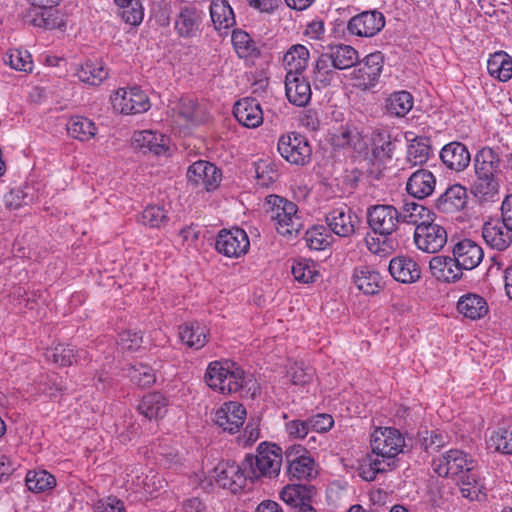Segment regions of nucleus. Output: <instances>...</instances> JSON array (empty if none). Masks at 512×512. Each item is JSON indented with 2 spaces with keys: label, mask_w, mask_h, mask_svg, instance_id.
Listing matches in <instances>:
<instances>
[{
  "label": "nucleus",
  "mask_w": 512,
  "mask_h": 512,
  "mask_svg": "<svg viewBox=\"0 0 512 512\" xmlns=\"http://www.w3.org/2000/svg\"><path fill=\"white\" fill-rule=\"evenodd\" d=\"M280 448L275 444L261 443L257 448L255 456L245 457V467H247L249 479H258L260 477L272 478L280 472L282 456L279 453Z\"/></svg>",
  "instance_id": "obj_5"
},
{
  "label": "nucleus",
  "mask_w": 512,
  "mask_h": 512,
  "mask_svg": "<svg viewBox=\"0 0 512 512\" xmlns=\"http://www.w3.org/2000/svg\"><path fill=\"white\" fill-rule=\"evenodd\" d=\"M201 18L193 6L181 7L175 19V29L181 37H194L199 31Z\"/></svg>",
  "instance_id": "obj_33"
},
{
  "label": "nucleus",
  "mask_w": 512,
  "mask_h": 512,
  "mask_svg": "<svg viewBox=\"0 0 512 512\" xmlns=\"http://www.w3.org/2000/svg\"><path fill=\"white\" fill-rule=\"evenodd\" d=\"M168 401L160 393H150L145 395L138 405L139 412L147 419L162 418L167 412Z\"/></svg>",
  "instance_id": "obj_39"
},
{
  "label": "nucleus",
  "mask_w": 512,
  "mask_h": 512,
  "mask_svg": "<svg viewBox=\"0 0 512 512\" xmlns=\"http://www.w3.org/2000/svg\"><path fill=\"white\" fill-rule=\"evenodd\" d=\"M433 470L440 477L452 478L464 498L479 499L482 493V484L475 471V462L467 453L458 449H451L433 460Z\"/></svg>",
  "instance_id": "obj_1"
},
{
  "label": "nucleus",
  "mask_w": 512,
  "mask_h": 512,
  "mask_svg": "<svg viewBox=\"0 0 512 512\" xmlns=\"http://www.w3.org/2000/svg\"><path fill=\"white\" fill-rule=\"evenodd\" d=\"M429 268L437 280L447 283H454L463 275V270L454 256H434L429 262Z\"/></svg>",
  "instance_id": "obj_18"
},
{
  "label": "nucleus",
  "mask_w": 512,
  "mask_h": 512,
  "mask_svg": "<svg viewBox=\"0 0 512 512\" xmlns=\"http://www.w3.org/2000/svg\"><path fill=\"white\" fill-rule=\"evenodd\" d=\"M95 512H126V509L121 500L116 497H108L96 503Z\"/></svg>",
  "instance_id": "obj_61"
},
{
  "label": "nucleus",
  "mask_w": 512,
  "mask_h": 512,
  "mask_svg": "<svg viewBox=\"0 0 512 512\" xmlns=\"http://www.w3.org/2000/svg\"><path fill=\"white\" fill-rule=\"evenodd\" d=\"M487 445L489 449H493L496 452L503 454L512 453V431L505 428L493 431L487 441Z\"/></svg>",
  "instance_id": "obj_50"
},
{
  "label": "nucleus",
  "mask_w": 512,
  "mask_h": 512,
  "mask_svg": "<svg viewBox=\"0 0 512 512\" xmlns=\"http://www.w3.org/2000/svg\"><path fill=\"white\" fill-rule=\"evenodd\" d=\"M179 115L187 122L197 121V105L195 101L191 99L182 100L178 107Z\"/></svg>",
  "instance_id": "obj_63"
},
{
  "label": "nucleus",
  "mask_w": 512,
  "mask_h": 512,
  "mask_svg": "<svg viewBox=\"0 0 512 512\" xmlns=\"http://www.w3.org/2000/svg\"><path fill=\"white\" fill-rule=\"evenodd\" d=\"M4 61L15 70L25 72L32 70L31 55L27 51L11 50L6 54Z\"/></svg>",
  "instance_id": "obj_56"
},
{
  "label": "nucleus",
  "mask_w": 512,
  "mask_h": 512,
  "mask_svg": "<svg viewBox=\"0 0 512 512\" xmlns=\"http://www.w3.org/2000/svg\"><path fill=\"white\" fill-rule=\"evenodd\" d=\"M404 445V437L395 428H377L371 436L372 452L393 466H395L396 456L402 452Z\"/></svg>",
  "instance_id": "obj_6"
},
{
  "label": "nucleus",
  "mask_w": 512,
  "mask_h": 512,
  "mask_svg": "<svg viewBox=\"0 0 512 512\" xmlns=\"http://www.w3.org/2000/svg\"><path fill=\"white\" fill-rule=\"evenodd\" d=\"M487 70L492 77L508 81L512 77V59L504 51L496 52L488 59Z\"/></svg>",
  "instance_id": "obj_40"
},
{
  "label": "nucleus",
  "mask_w": 512,
  "mask_h": 512,
  "mask_svg": "<svg viewBox=\"0 0 512 512\" xmlns=\"http://www.w3.org/2000/svg\"><path fill=\"white\" fill-rule=\"evenodd\" d=\"M24 196L21 190L12 189L4 195V205L9 210H15L22 206Z\"/></svg>",
  "instance_id": "obj_64"
},
{
  "label": "nucleus",
  "mask_w": 512,
  "mask_h": 512,
  "mask_svg": "<svg viewBox=\"0 0 512 512\" xmlns=\"http://www.w3.org/2000/svg\"><path fill=\"white\" fill-rule=\"evenodd\" d=\"M179 337L189 348L199 350L208 341V330L197 322L185 323L179 327Z\"/></svg>",
  "instance_id": "obj_36"
},
{
  "label": "nucleus",
  "mask_w": 512,
  "mask_h": 512,
  "mask_svg": "<svg viewBox=\"0 0 512 512\" xmlns=\"http://www.w3.org/2000/svg\"><path fill=\"white\" fill-rule=\"evenodd\" d=\"M314 493L315 489L312 486L292 484L282 489L280 497L285 503L298 508V512H302L303 507L311 506L309 501Z\"/></svg>",
  "instance_id": "obj_34"
},
{
  "label": "nucleus",
  "mask_w": 512,
  "mask_h": 512,
  "mask_svg": "<svg viewBox=\"0 0 512 512\" xmlns=\"http://www.w3.org/2000/svg\"><path fill=\"white\" fill-rule=\"evenodd\" d=\"M482 237L492 249L504 251L512 243V230H509L499 220H491L484 223Z\"/></svg>",
  "instance_id": "obj_20"
},
{
  "label": "nucleus",
  "mask_w": 512,
  "mask_h": 512,
  "mask_svg": "<svg viewBox=\"0 0 512 512\" xmlns=\"http://www.w3.org/2000/svg\"><path fill=\"white\" fill-rule=\"evenodd\" d=\"M476 180L474 195L482 200H492L499 192L500 158L492 148H482L475 156Z\"/></svg>",
  "instance_id": "obj_2"
},
{
  "label": "nucleus",
  "mask_w": 512,
  "mask_h": 512,
  "mask_svg": "<svg viewBox=\"0 0 512 512\" xmlns=\"http://www.w3.org/2000/svg\"><path fill=\"white\" fill-rule=\"evenodd\" d=\"M398 215L400 222L415 225V228H417L432 220L433 213L422 204L406 202L401 211H398Z\"/></svg>",
  "instance_id": "obj_38"
},
{
  "label": "nucleus",
  "mask_w": 512,
  "mask_h": 512,
  "mask_svg": "<svg viewBox=\"0 0 512 512\" xmlns=\"http://www.w3.org/2000/svg\"><path fill=\"white\" fill-rule=\"evenodd\" d=\"M25 482L27 488L35 493L51 490L56 485L55 477L45 470L29 471Z\"/></svg>",
  "instance_id": "obj_48"
},
{
  "label": "nucleus",
  "mask_w": 512,
  "mask_h": 512,
  "mask_svg": "<svg viewBox=\"0 0 512 512\" xmlns=\"http://www.w3.org/2000/svg\"><path fill=\"white\" fill-rule=\"evenodd\" d=\"M430 153L431 146L429 138L417 137L413 139L408 146L407 160L414 166L422 165L428 161Z\"/></svg>",
  "instance_id": "obj_45"
},
{
  "label": "nucleus",
  "mask_w": 512,
  "mask_h": 512,
  "mask_svg": "<svg viewBox=\"0 0 512 512\" xmlns=\"http://www.w3.org/2000/svg\"><path fill=\"white\" fill-rule=\"evenodd\" d=\"M307 246L312 250H324L330 246V235L322 225L313 226L305 233Z\"/></svg>",
  "instance_id": "obj_51"
},
{
  "label": "nucleus",
  "mask_w": 512,
  "mask_h": 512,
  "mask_svg": "<svg viewBox=\"0 0 512 512\" xmlns=\"http://www.w3.org/2000/svg\"><path fill=\"white\" fill-rule=\"evenodd\" d=\"M68 134L80 141H89L97 132L95 124L86 117L75 116L67 124Z\"/></svg>",
  "instance_id": "obj_43"
},
{
  "label": "nucleus",
  "mask_w": 512,
  "mask_h": 512,
  "mask_svg": "<svg viewBox=\"0 0 512 512\" xmlns=\"http://www.w3.org/2000/svg\"><path fill=\"white\" fill-rule=\"evenodd\" d=\"M314 375V370L303 362H295L288 370L290 381L294 385H305L309 383Z\"/></svg>",
  "instance_id": "obj_57"
},
{
  "label": "nucleus",
  "mask_w": 512,
  "mask_h": 512,
  "mask_svg": "<svg viewBox=\"0 0 512 512\" xmlns=\"http://www.w3.org/2000/svg\"><path fill=\"white\" fill-rule=\"evenodd\" d=\"M277 149L287 162L294 165L304 166L311 160L312 148L307 138L296 132L282 135Z\"/></svg>",
  "instance_id": "obj_7"
},
{
  "label": "nucleus",
  "mask_w": 512,
  "mask_h": 512,
  "mask_svg": "<svg viewBox=\"0 0 512 512\" xmlns=\"http://www.w3.org/2000/svg\"><path fill=\"white\" fill-rule=\"evenodd\" d=\"M291 272L296 281L303 284L314 283L319 277V271L313 261L308 259L295 260Z\"/></svg>",
  "instance_id": "obj_47"
},
{
  "label": "nucleus",
  "mask_w": 512,
  "mask_h": 512,
  "mask_svg": "<svg viewBox=\"0 0 512 512\" xmlns=\"http://www.w3.org/2000/svg\"><path fill=\"white\" fill-rule=\"evenodd\" d=\"M220 176L215 165L203 160L193 163L187 171L188 180L195 185H202L207 191L216 188Z\"/></svg>",
  "instance_id": "obj_19"
},
{
  "label": "nucleus",
  "mask_w": 512,
  "mask_h": 512,
  "mask_svg": "<svg viewBox=\"0 0 512 512\" xmlns=\"http://www.w3.org/2000/svg\"><path fill=\"white\" fill-rule=\"evenodd\" d=\"M133 144L140 149H146L155 155L165 154L168 150L169 139L163 135L150 130L135 132Z\"/></svg>",
  "instance_id": "obj_31"
},
{
  "label": "nucleus",
  "mask_w": 512,
  "mask_h": 512,
  "mask_svg": "<svg viewBox=\"0 0 512 512\" xmlns=\"http://www.w3.org/2000/svg\"><path fill=\"white\" fill-rule=\"evenodd\" d=\"M214 473L215 480L219 486L230 490L232 493H237L243 489L247 479H249L244 460L241 465L230 461L219 463L215 467Z\"/></svg>",
  "instance_id": "obj_14"
},
{
  "label": "nucleus",
  "mask_w": 512,
  "mask_h": 512,
  "mask_svg": "<svg viewBox=\"0 0 512 512\" xmlns=\"http://www.w3.org/2000/svg\"><path fill=\"white\" fill-rule=\"evenodd\" d=\"M325 222L331 232L343 238L353 236L361 225L358 215L347 205L330 210L326 214Z\"/></svg>",
  "instance_id": "obj_9"
},
{
  "label": "nucleus",
  "mask_w": 512,
  "mask_h": 512,
  "mask_svg": "<svg viewBox=\"0 0 512 512\" xmlns=\"http://www.w3.org/2000/svg\"><path fill=\"white\" fill-rule=\"evenodd\" d=\"M414 243L416 247L426 253H437L447 243L446 229L430 220L425 225H420L414 230Z\"/></svg>",
  "instance_id": "obj_8"
},
{
  "label": "nucleus",
  "mask_w": 512,
  "mask_h": 512,
  "mask_svg": "<svg viewBox=\"0 0 512 512\" xmlns=\"http://www.w3.org/2000/svg\"><path fill=\"white\" fill-rule=\"evenodd\" d=\"M46 359L60 367L78 364L82 360L88 358V354L83 350H75L70 345L58 344L47 349L45 353Z\"/></svg>",
  "instance_id": "obj_29"
},
{
  "label": "nucleus",
  "mask_w": 512,
  "mask_h": 512,
  "mask_svg": "<svg viewBox=\"0 0 512 512\" xmlns=\"http://www.w3.org/2000/svg\"><path fill=\"white\" fill-rule=\"evenodd\" d=\"M310 430L323 433L330 430L334 425V420L329 414H318L308 419Z\"/></svg>",
  "instance_id": "obj_59"
},
{
  "label": "nucleus",
  "mask_w": 512,
  "mask_h": 512,
  "mask_svg": "<svg viewBox=\"0 0 512 512\" xmlns=\"http://www.w3.org/2000/svg\"><path fill=\"white\" fill-rule=\"evenodd\" d=\"M232 43L240 58L248 59L259 55V50L255 42L245 31L234 30L232 33Z\"/></svg>",
  "instance_id": "obj_46"
},
{
  "label": "nucleus",
  "mask_w": 512,
  "mask_h": 512,
  "mask_svg": "<svg viewBox=\"0 0 512 512\" xmlns=\"http://www.w3.org/2000/svg\"><path fill=\"white\" fill-rule=\"evenodd\" d=\"M393 467L394 466L388 463L387 460L382 459L372 452L359 461L357 473L363 480L373 481L379 473L389 471Z\"/></svg>",
  "instance_id": "obj_35"
},
{
  "label": "nucleus",
  "mask_w": 512,
  "mask_h": 512,
  "mask_svg": "<svg viewBox=\"0 0 512 512\" xmlns=\"http://www.w3.org/2000/svg\"><path fill=\"white\" fill-rule=\"evenodd\" d=\"M467 191L462 185H452L437 199V208L444 213H454L467 203Z\"/></svg>",
  "instance_id": "obj_30"
},
{
  "label": "nucleus",
  "mask_w": 512,
  "mask_h": 512,
  "mask_svg": "<svg viewBox=\"0 0 512 512\" xmlns=\"http://www.w3.org/2000/svg\"><path fill=\"white\" fill-rule=\"evenodd\" d=\"M330 58H332V67L344 70L353 67L359 60L356 49L350 45H336L329 50Z\"/></svg>",
  "instance_id": "obj_41"
},
{
  "label": "nucleus",
  "mask_w": 512,
  "mask_h": 512,
  "mask_svg": "<svg viewBox=\"0 0 512 512\" xmlns=\"http://www.w3.org/2000/svg\"><path fill=\"white\" fill-rule=\"evenodd\" d=\"M233 114L240 124L248 128H256L263 122V112L256 99L244 98L237 101Z\"/></svg>",
  "instance_id": "obj_22"
},
{
  "label": "nucleus",
  "mask_w": 512,
  "mask_h": 512,
  "mask_svg": "<svg viewBox=\"0 0 512 512\" xmlns=\"http://www.w3.org/2000/svg\"><path fill=\"white\" fill-rule=\"evenodd\" d=\"M269 209L267 214L277 232L285 237H296L303 229V220L298 206L281 196L269 195L266 198Z\"/></svg>",
  "instance_id": "obj_4"
},
{
  "label": "nucleus",
  "mask_w": 512,
  "mask_h": 512,
  "mask_svg": "<svg viewBox=\"0 0 512 512\" xmlns=\"http://www.w3.org/2000/svg\"><path fill=\"white\" fill-rule=\"evenodd\" d=\"M457 311L465 318L479 320L489 311L488 303L482 296L476 293L462 295L457 302Z\"/></svg>",
  "instance_id": "obj_26"
},
{
  "label": "nucleus",
  "mask_w": 512,
  "mask_h": 512,
  "mask_svg": "<svg viewBox=\"0 0 512 512\" xmlns=\"http://www.w3.org/2000/svg\"><path fill=\"white\" fill-rule=\"evenodd\" d=\"M391 276L402 283H413L420 278L419 265L411 258L404 256L395 257L389 263Z\"/></svg>",
  "instance_id": "obj_27"
},
{
  "label": "nucleus",
  "mask_w": 512,
  "mask_h": 512,
  "mask_svg": "<svg viewBox=\"0 0 512 512\" xmlns=\"http://www.w3.org/2000/svg\"><path fill=\"white\" fill-rule=\"evenodd\" d=\"M304 449L302 446H293L286 451L288 472L297 479H307L312 476L314 462L310 457L301 455Z\"/></svg>",
  "instance_id": "obj_25"
},
{
  "label": "nucleus",
  "mask_w": 512,
  "mask_h": 512,
  "mask_svg": "<svg viewBox=\"0 0 512 512\" xmlns=\"http://www.w3.org/2000/svg\"><path fill=\"white\" fill-rule=\"evenodd\" d=\"M367 222L375 234L389 236L396 231L400 222L398 210L386 204L371 206L367 210Z\"/></svg>",
  "instance_id": "obj_10"
},
{
  "label": "nucleus",
  "mask_w": 512,
  "mask_h": 512,
  "mask_svg": "<svg viewBox=\"0 0 512 512\" xmlns=\"http://www.w3.org/2000/svg\"><path fill=\"white\" fill-rule=\"evenodd\" d=\"M250 247L247 233L241 228L223 229L218 233L216 250L227 257L238 258L245 255Z\"/></svg>",
  "instance_id": "obj_12"
},
{
  "label": "nucleus",
  "mask_w": 512,
  "mask_h": 512,
  "mask_svg": "<svg viewBox=\"0 0 512 512\" xmlns=\"http://www.w3.org/2000/svg\"><path fill=\"white\" fill-rule=\"evenodd\" d=\"M206 384L222 394L237 393L252 381L251 376L233 362H211L204 376Z\"/></svg>",
  "instance_id": "obj_3"
},
{
  "label": "nucleus",
  "mask_w": 512,
  "mask_h": 512,
  "mask_svg": "<svg viewBox=\"0 0 512 512\" xmlns=\"http://www.w3.org/2000/svg\"><path fill=\"white\" fill-rule=\"evenodd\" d=\"M353 283L366 295H375L384 287V281L379 272L368 266L356 267L352 275Z\"/></svg>",
  "instance_id": "obj_24"
},
{
  "label": "nucleus",
  "mask_w": 512,
  "mask_h": 512,
  "mask_svg": "<svg viewBox=\"0 0 512 512\" xmlns=\"http://www.w3.org/2000/svg\"><path fill=\"white\" fill-rule=\"evenodd\" d=\"M395 150V143L389 134H378L374 139L373 156L375 159L384 162L392 158Z\"/></svg>",
  "instance_id": "obj_53"
},
{
  "label": "nucleus",
  "mask_w": 512,
  "mask_h": 512,
  "mask_svg": "<svg viewBox=\"0 0 512 512\" xmlns=\"http://www.w3.org/2000/svg\"><path fill=\"white\" fill-rule=\"evenodd\" d=\"M309 60V51L303 45L292 46L283 57L286 77L303 76Z\"/></svg>",
  "instance_id": "obj_32"
},
{
  "label": "nucleus",
  "mask_w": 512,
  "mask_h": 512,
  "mask_svg": "<svg viewBox=\"0 0 512 512\" xmlns=\"http://www.w3.org/2000/svg\"><path fill=\"white\" fill-rule=\"evenodd\" d=\"M118 6L122 9L121 17L127 24L137 26L142 22L144 12L138 0L127 1L123 5Z\"/></svg>",
  "instance_id": "obj_54"
},
{
  "label": "nucleus",
  "mask_w": 512,
  "mask_h": 512,
  "mask_svg": "<svg viewBox=\"0 0 512 512\" xmlns=\"http://www.w3.org/2000/svg\"><path fill=\"white\" fill-rule=\"evenodd\" d=\"M246 409L238 402L224 403L215 413L214 421L224 431L237 433L246 419Z\"/></svg>",
  "instance_id": "obj_16"
},
{
  "label": "nucleus",
  "mask_w": 512,
  "mask_h": 512,
  "mask_svg": "<svg viewBox=\"0 0 512 512\" xmlns=\"http://www.w3.org/2000/svg\"><path fill=\"white\" fill-rule=\"evenodd\" d=\"M129 377L133 383L140 387H149L156 380L152 368L144 364L132 366L129 370Z\"/></svg>",
  "instance_id": "obj_55"
},
{
  "label": "nucleus",
  "mask_w": 512,
  "mask_h": 512,
  "mask_svg": "<svg viewBox=\"0 0 512 512\" xmlns=\"http://www.w3.org/2000/svg\"><path fill=\"white\" fill-rule=\"evenodd\" d=\"M452 253L462 270L476 268L484 257L482 247L471 239H463L457 242L453 247Z\"/></svg>",
  "instance_id": "obj_17"
},
{
  "label": "nucleus",
  "mask_w": 512,
  "mask_h": 512,
  "mask_svg": "<svg viewBox=\"0 0 512 512\" xmlns=\"http://www.w3.org/2000/svg\"><path fill=\"white\" fill-rule=\"evenodd\" d=\"M77 76L80 81L97 86L108 77V70L101 62L87 61L78 69Z\"/></svg>",
  "instance_id": "obj_44"
},
{
  "label": "nucleus",
  "mask_w": 512,
  "mask_h": 512,
  "mask_svg": "<svg viewBox=\"0 0 512 512\" xmlns=\"http://www.w3.org/2000/svg\"><path fill=\"white\" fill-rule=\"evenodd\" d=\"M436 186V178L427 169H419L411 174L406 183V191L416 199H424L430 196Z\"/></svg>",
  "instance_id": "obj_23"
},
{
  "label": "nucleus",
  "mask_w": 512,
  "mask_h": 512,
  "mask_svg": "<svg viewBox=\"0 0 512 512\" xmlns=\"http://www.w3.org/2000/svg\"><path fill=\"white\" fill-rule=\"evenodd\" d=\"M365 243L367 249L376 255L386 256L391 252V250H393L390 240L385 239L381 241L380 238L375 235L367 234L365 237Z\"/></svg>",
  "instance_id": "obj_58"
},
{
  "label": "nucleus",
  "mask_w": 512,
  "mask_h": 512,
  "mask_svg": "<svg viewBox=\"0 0 512 512\" xmlns=\"http://www.w3.org/2000/svg\"><path fill=\"white\" fill-rule=\"evenodd\" d=\"M285 92L290 103L304 107L311 99L310 83L304 76L285 77Z\"/></svg>",
  "instance_id": "obj_28"
},
{
  "label": "nucleus",
  "mask_w": 512,
  "mask_h": 512,
  "mask_svg": "<svg viewBox=\"0 0 512 512\" xmlns=\"http://www.w3.org/2000/svg\"><path fill=\"white\" fill-rule=\"evenodd\" d=\"M169 221L164 207L158 205L147 206L139 217V222L151 228H161Z\"/></svg>",
  "instance_id": "obj_49"
},
{
  "label": "nucleus",
  "mask_w": 512,
  "mask_h": 512,
  "mask_svg": "<svg viewBox=\"0 0 512 512\" xmlns=\"http://www.w3.org/2000/svg\"><path fill=\"white\" fill-rule=\"evenodd\" d=\"M211 20L216 30L226 33L235 25L232 8L226 0H215L210 6Z\"/></svg>",
  "instance_id": "obj_37"
},
{
  "label": "nucleus",
  "mask_w": 512,
  "mask_h": 512,
  "mask_svg": "<svg viewBox=\"0 0 512 512\" xmlns=\"http://www.w3.org/2000/svg\"><path fill=\"white\" fill-rule=\"evenodd\" d=\"M357 63V68L353 71V79L356 81L355 85L363 90L374 87L383 69V54L379 51L370 53Z\"/></svg>",
  "instance_id": "obj_13"
},
{
  "label": "nucleus",
  "mask_w": 512,
  "mask_h": 512,
  "mask_svg": "<svg viewBox=\"0 0 512 512\" xmlns=\"http://www.w3.org/2000/svg\"><path fill=\"white\" fill-rule=\"evenodd\" d=\"M310 431L309 422L302 420H292L286 423V432L295 439L304 438Z\"/></svg>",
  "instance_id": "obj_62"
},
{
  "label": "nucleus",
  "mask_w": 512,
  "mask_h": 512,
  "mask_svg": "<svg viewBox=\"0 0 512 512\" xmlns=\"http://www.w3.org/2000/svg\"><path fill=\"white\" fill-rule=\"evenodd\" d=\"M440 158L448 169L456 172L463 171L471 161L467 147L458 141L446 144L440 151Z\"/></svg>",
  "instance_id": "obj_21"
},
{
  "label": "nucleus",
  "mask_w": 512,
  "mask_h": 512,
  "mask_svg": "<svg viewBox=\"0 0 512 512\" xmlns=\"http://www.w3.org/2000/svg\"><path fill=\"white\" fill-rule=\"evenodd\" d=\"M413 107V97L407 91L392 93L385 101L386 113L391 116L404 117Z\"/></svg>",
  "instance_id": "obj_42"
},
{
  "label": "nucleus",
  "mask_w": 512,
  "mask_h": 512,
  "mask_svg": "<svg viewBox=\"0 0 512 512\" xmlns=\"http://www.w3.org/2000/svg\"><path fill=\"white\" fill-rule=\"evenodd\" d=\"M331 68H333L332 58H330V53L328 51L321 54L315 63L313 69L314 81L320 82L324 86L329 85L333 78V71Z\"/></svg>",
  "instance_id": "obj_52"
},
{
  "label": "nucleus",
  "mask_w": 512,
  "mask_h": 512,
  "mask_svg": "<svg viewBox=\"0 0 512 512\" xmlns=\"http://www.w3.org/2000/svg\"><path fill=\"white\" fill-rule=\"evenodd\" d=\"M385 26L383 14L377 10L364 11L352 17L347 30L350 34L360 37H372L380 32Z\"/></svg>",
  "instance_id": "obj_15"
},
{
  "label": "nucleus",
  "mask_w": 512,
  "mask_h": 512,
  "mask_svg": "<svg viewBox=\"0 0 512 512\" xmlns=\"http://www.w3.org/2000/svg\"><path fill=\"white\" fill-rule=\"evenodd\" d=\"M111 102L114 110L126 115L143 113L150 107L147 95L137 87L118 89L111 96Z\"/></svg>",
  "instance_id": "obj_11"
},
{
  "label": "nucleus",
  "mask_w": 512,
  "mask_h": 512,
  "mask_svg": "<svg viewBox=\"0 0 512 512\" xmlns=\"http://www.w3.org/2000/svg\"><path fill=\"white\" fill-rule=\"evenodd\" d=\"M120 345L124 350L136 351L142 345V336L130 330L124 331L120 334Z\"/></svg>",
  "instance_id": "obj_60"
}]
</instances>
